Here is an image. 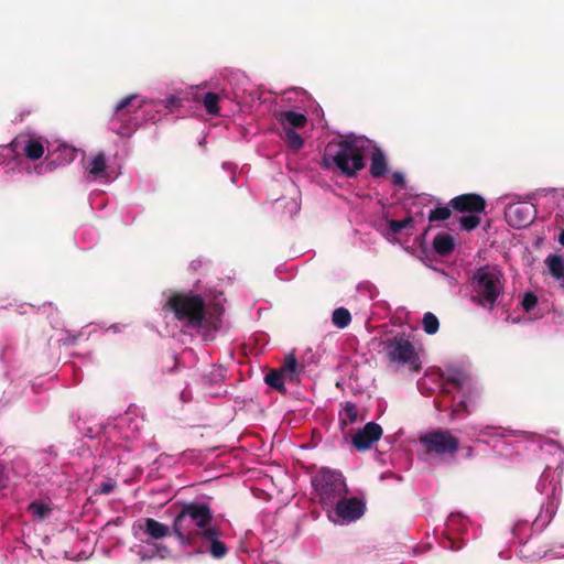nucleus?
Wrapping results in <instances>:
<instances>
[{
	"label": "nucleus",
	"instance_id": "423d86ee",
	"mask_svg": "<svg viewBox=\"0 0 564 564\" xmlns=\"http://www.w3.org/2000/svg\"><path fill=\"white\" fill-rule=\"evenodd\" d=\"M382 351L391 364L408 366L413 372L421 370V359L410 336L403 332L397 333L382 341Z\"/></svg>",
	"mask_w": 564,
	"mask_h": 564
},
{
	"label": "nucleus",
	"instance_id": "39448f33",
	"mask_svg": "<svg viewBox=\"0 0 564 564\" xmlns=\"http://www.w3.org/2000/svg\"><path fill=\"white\" fill-rule=\"evenodd\" d=\"M315 495L323 509L332 518L330 509L347 494V485L340 471L323 467L311 479Z\"/></svg>",
	"mask_w": 564,
	"mask_h": 564
},
{
	"label": "nucleus",
	"instance_id": "ea45409f",
	"mask_svg": "<svg viewBox=\"0 0 564 564\" xmlns=\"http://www.w3.org/2000/svg\"><path fill=\"white\" fill-rule=\"evenodd\" d=\"M154 556L153 555H142L141 558L144 561V560H151L152 557Z\"/></svg>",
	"mask_w": 564,
	"mask_h": 564
},
{
	"label": "nucleus",
	"instance_id": "473e14b6",
	"mask_svg": "<svg viewBox=\"0 0 564 564\" xmlns=\"http://www.w3.org/2000/svg\"><path fill=\"white\" fill-rule=\"evenodd\" d=\"M182 105V101L176 96H170L164 100V106L170 111H174L176 108H178Z\"/></svg>",
	"mask_w": 564,
	"mask_h": 564
},
{
	"label": "nucleus",
	"instance_id": "f03ea898",
	"mask_svg": "<svg viewBox=\"0 0 564 564\" xmlns=\"http://www.w3.org/2000/svg\"><path fill=\"white\" fill-rule=\"evenodd\" d=\"M371 152L370 175L381 177L388 172V162L382 150L373 141L364 137L350 134L339 141H330L322 159L326 169H337L343 175L354 177L365 167L364 158Z\"/></svg>",
	"mask_w": 564,
	"mask_h": 564
},
{
	"label": "nucleus",
	"instance_id": "20e7f679",
	"mask_svg": "<svg viewBox=\"0 0 564 564\" xmlns=\"http://www.w3.org/2000/svg\"><path fill=\"white\" fill-rule=\"evenodd\" d=\"M166 305L175 318L186 323L187 327L200 329L208 326L207 308L200 295L175 293L169 297Z\"/></svg>",
	"mask_w": 564,
	"mask_h": 564
},
{
	"label": "nucleus",
	"instance_id": "1a4fd4ad",
	"mask_svg": "<svg viewBox=\"0 0 564 564\" xmlns=\"http://www.w3.org/2000/svg\"><path fill=\"white\" fill-rule=\"evenodd\" d=\"M535 214L534 205L527 203L510 204L505 212L508 224L517 229L525 228L531 225Z\"/></svg>",
	"mask_w": 564,
	"mask_h": 564
},
{
	"label": "nucleus",
	"instance_id": "e433bc0d",
	"mask_svg": "<svg viewBox=\"0 0 564 564\" xmlns=\"http://www.w3.org/2000/svg\"><path fill=\"white\" fill-rule=\"evenodd\" d=\"M443 546L446 547V549H449L452 551H457V550L462 549V545L460 544H455L452 539H446L443 542Z\"/></svg>",
	"mask_w": 564,
	"mask_h": 564
},
{
	"label": "nucleus",
	"instance_id": "b1692460",
	"mask_svg": "<svg viewBox=\"0 0 564 564\" xmlns=\"http://www.w3.org/2000/svg\"><path fill=\"white\" fill-rule=\"evenodd\" d=\"M422 324L424 332L429 335L437 333L440 327L438 318L431 312L424 314Z\"/></svg>",
	"mask_w": 564,
	"mask_h": 564
},
{
	"label": "nucleus",
	"instance_id": "7c9ffc66",
	"mask_svg": "<svg viewBox=\"0 0 564 564\" xmlns=\"http://www.w3.org/2000/svg\"><path fill=\"white\" fill-rule=\"evenodd\" d=\"M538 304V297L534 293L528 292L524 294L521 305L525 312L532 311Z\"/></svg>",
	"mask_w": 564,
	"mask_h": 564
},
{
	"label": "nucleus",
	"instance_id": "f704fd0d",
	"mask_svg": "<svg viewBox=\"0 0 564 564\" xmlns=\"http://www.w3.org/2000/svg\"><path fill=\"white\" fill-rule=\"evenodd\" d=\"M116 484L113 481H105L99 486V492L104 495H108L113 491Z\"/></svg>",
	"mask_w": 564,
	"mask_h": 564
},
{
	"label": "nucleus",
	"instance_id": "c9c22d12",
	"mask_svg": "<svg viewBox=\"0 0 564 564\" xmlns=\"http://www.w3.org/2000/svg\"><path fill=\"white\" fill-rule=\"evenodd\" d=\"M392 184L397 186H403L405 183L404 175L401 172H394L391 176Z\"/></svg>",
	"mask_w": 564,
	"mask_h": 564
},
{
	"label": "nucleus",
	"instance_id": "cd10ccee",
	"mask_svg": "<svg viewBox=\"0 0 564 564\" xmlns=\"http://www.w3.org/2000/svg\"><path fill=\"white\" fill-rule=\"evenodd\" d=\"M460 226L464 230L470 231L480 225V217L477 214H469L459 218Z\"/></svg>",
	"mask_w": 564,
	"mask_h": 564
},
{
	"label": "nucleus",
	"instance_id": "72a5a7b5",
	"mask_svg": "<svg viewBox=\"0 0 564 564\" xmlns=\"http://www.w3.org/2000/svg\"><path fill=\"white\" fill-rule=\"evenodd\" d=\"M154 555L167 558L171 555V549L164 544H154Z\"/></svg>",
	"mask_w": 564,
	"mask_h": 564
},
{
	"label": "nucleus",
	"instance_id": "4c0bfd02",
	"mask_svg": "<svg viewBox=\"0 0 564 564\" xmlns=\"http://www.w3.org/2000/svg\"><path fill=\"white\" fill-rule=\"evenodd\" d=\"M475 456L474 448L471 446H466L463 448V457L465 459H471Z\"/></svg>",
	"mask_w": 564,
	"mask_h": 564
},
{
	"label": "nucleus",
	"instance_id": "2eb2a0df",
	"mask_svg": "<svg viewBox=\"0 0 564 564\" xmlns=\"http://www.w3.org/2000/svg\"><path fill=\"white\" fill-rule=\"evenodd\" d=\"M111 130L121 137H131L138 129V122L135 119L131 117H127V115H121V119H116L113 121V117L111 118Z\"/></svg>",
	"mask_w": 564,
	"mask_h": 564
},
{
	"label": "nucleus",
	"instance_id": "a211bd4d",
	"mask_svg": "<svg viewBox=\"0 0 564 564\" xmlns=\"http://www.w3.org/2000/svg\"><path fill=\"white\" fill-rule=\"evenodd\" d=\"M264 382L280 393H286V388L284 386L285 381L283 379L282 371H280L279 368L271 369L268 373H265Z\"/></svg>",
	"mask_w": 564,
	"mask_h": 564
},
{
	"label": "nucleus",
	"instance_id": "6ab92c4d",
	"mask_svg": "<svg viewBox=\"0 0 564 564\" xmlns=\"http://www.w3.org/2000/svg\"><path fill=\"white\" fill-rule=\"evenodd\" d=\"M361 420L358 414L357 405L352 402H346L343 406V413L340 414L339 424L345 427L349 424H354Z\"/></svg>",
	"mask_w": 564,
	"mask_h": 564
},
{
	"label": "nucleus",
	"instance_id": "9d476101",
	"mask_svg": "<svg viewBox=\"0 0 564 564\" xmlns=\"http://www.w3.org/2000/svg\"><path fill=\"white\" fill-rule=\"evenodd\" d=\"M383 430L376 422H368L362 429L356 431L351 438V444L359 452H365L378 442L382 436Z\"/></svg>",
	"mask_w": 564,
	"mask_h": 564
},
{
	"label": "nucleus",
	"instance_id": "f257e3e1",
	"mask_svg": "<svg viewBox=\"0 0 564 564\" xmlns=\"http://www.w3.org/2000/svg\"><path fill=\"white\" fill-rule=\"evenodd\" d=\"M173 533L181 545L196 547L216 560L228 553L221 541L223 531L215 523L210 506L204 502H184L174 518Z\"/></svg>",
	"mask_w": 564,
	"mask_h": 564
},
{
	"label": "nucleus",
	"instance_id": "aec40b11",
	"mask_svg": "<svg viewBox=\"0 0 564 564\" xmlns=\"http://www.w3.org/2000/svg\"><path fill=\"white\" fill-rule=\"evenodd\" d=\"M107 159L102 152L97 153L90 161L89 174L95 177L102 176L106 172Z\"/></svg>",
	"mask_w": 564,
	"mask_h": 564
},
{
	"label": "nucleus",
	"instance_id": "4be33fe9",
	"mask_svg": "<svg viewBox=\"0 0 564 564\" xmlns=\"http://www.w3.org/2000/svg\"><path fill=\"white\" fill-rule=\"evenodd\" d=\"M332 322L336 327L345 328L350 324L351 315L347 308L338 307L333 312Z\"/></svg>",
	"mask_w": 564,
	"mask_h": 564
},
{
	"label": "nucleus",
	"instance_id": "c85d7f7f",
	"mask_svg": "<svg viewBox=\"0 0 564 564\" xmlns=\"http://www.w3.org/2000/svg\"><path fill=\"white\" fill-rule=\"evenodd\" d=\"M280 368H283V370L286 371H296L300 373H302L304 370V367L299 364L297 359L293 354H289L285 356L284 361Z\"/></svg>",
	"mask_w": 564,
	"mask_h": 564
},
{
	"label": "nucleus",
	"instance_id": "ddd939ff",
	"mask_svg": "<svg viewBox=\"0 0 564 564\" xmlns=\"http://www.w3.org/2000/svg\"><path fill=\"white\" fill-rule=\"evenodd\" d=\"M139 528L154 540H161L170 535V528L152 518L144 519L143 523L139 524Z\"/></svg>",
	"mask_w": 564,
	"mask_h": 564
},
{
	"label": "nucleus",
	"instance_id": "6e6552de",
	"mask_svg": "<svg viewBox=\"0 0 564 564\" xmlns=\"http://www.w3.org/2000/svg\"><path fill=\"white\" fill-rule=\"evenodd\" d=\"M338 518L341 523H350L360 519L366 512V503L357 498H346L345 495L341 496L330 512Z\"/></svg>",
	"mask_w": 564,
	"mask_h": 564
},
{
	"label": "nucleus",
	"instance_id": "412c9836",
	"mask_svg": "<svg viewBox=\"0 0 564 564\" xmlns=\"http://www.w3.org/2000/svg\"><path fill=\"white\" fill-rule=\"evenodd\" d=\"M284 140L288 147L294 151L303 148V138L292 128H284Z\"/></svg>",
	"mask_w": 564,
	"mask_h": 564
},
{
	"label": "nucleus",
	"instance_id": "7ed1b4c3",
	"mask_svg": "<svg viewBox=\"0 0 564 564\" xmlns=\"http://www.w3.org/2000/svg\"><path fill=\"white\" fill-rule=\"evenodd\" d=\"M475 295L473 301L479 306L492 311L505 291L503 273L497 267H480L471 279Z\"/></svg>",
	"mask_w": 564,
	"mask_h": 564
},
{
	"label": "nucleus",
	"instance_id": "f3484780",
	"mask_svg": "<svg viewBox=\"0 0 564 564\" xmlns=\"http://www.w3.org/2000/svg\"><path fill=\"white\" fill-rule=\"evenodd\" d=\"M433 248L440 256H448L455 248V241L452 236L447 234H438L433 239Z\"/></svg>",
	"mask_w": 564,
	"mask_h": 564
},
{
	"label": "nucleus",
	"instance_id": "58836bf2",
	"mask_svg": "<svg viewBox=\"0 0 564 564\" xmlns=\"http://www.w3.org/2000/svg\"><path fill=\"white\" fill-rule=\"evenodd\" d=\"M558 242L564 246V229L561 231L560 236H558Z\"/></svg>",
	"mask_w": 564,
	"mask_h": 564
},
{
	"label": "nucleus",
	"instance_id": "dca6fc26",
	"mask_svg": "<svg viewBox=\"0 0 564 564\" xmlns=\"http://www.w3.org/2000/svg\"><path fill=\"white\" fill-rule=\"evenodd\" d=\"M279 120L284 128H292V129L303 128L307 122V118L305 115L293 111V110H286V111L280 112Z\"/></svg>",
	"mask_w": 564,
	"mask_h": 564
},
{
	"label": "nucleus",
	"instance_id": "f8f14e48",
	"mask_svg": "<svg viewBox=\"0 0 564 564\" xmlns=\"http://www.w3.org/2000/svg\"><path fill=\"white\" fill-rule=\"evenodd\" d=\"M12 152L19 153L21 150L24 155L32 161L41 159L44 154V145L39 139L18 137L8 145Z\"/></svg>",
	"mask_w": 564,
	"mask_h": 564
},
{
	"label": "nucleus",
	"instance_id": "2f4dec72",
	"mask_svg": "<svg viewBox=\"0 0 564 564\" xmlns=\"http://www.w3.org/2000/svg\"><path fill=\"white\" fill-rule=\"evenodd\" d=\"M279 369H280V371H282L283 379H284L285 382H291V383H299L300 382V376H301L300 372L286 371V370H283V368H279Z\"/></svg>",
	"mask_w": 564,
	"mask_h": 564
},
{
	"label": "nucleus",
	"instance_id": "0eeeda50",
	"mask_svg": "<svg viewBox=\"0 0 564 564\" xmlns=\"http://www.w3.org/2000/svg\"><path fill=\"white\" fill-rule=\"evenodd\" d=\"M420 444L427 455L454 457L459 449V440L447 429H435L420 436Z\"/></svg>",
	"mask_w": 564,
	"mask_h": 564
},
{
	"label": "nucleus",
	"instance_id": "bb28decb",
	"mask_svg": "<svg viewBox=\"0 0 564 564\" xmlns=\"http://www.w3.org/2000/svg\"><path fill=\"white\" fill-rule=\"evenodd\" d=\"M412 225V217H406L401 220L391 219L388 221L389 231L392 234H400L403 229L410 228Z\"/></svg>",
	"mask_w": 564,
	"mask_h": 564
},
{
	"label": "nucleus",
	"instance_id": "c756f323",
	"mask_svg": "<svg viewBox=\"0 0 564 564\" xmlns=\"http://www.w3.org/2000/svg\"><path fill=\"white\" fill-rule=\"evenodd\" d=\"M30 511L39 519H44L51 511L48 507L39 501H33L29 506Z\"/></svg>",
	"mask_w": 564,
	"mask_h": 564
},
{
	"label": "nucleus",
	"instance_id": "5701e85b",
	"mask_svg": "<svg viewBox=\"0 0 564 564\" xmlns=\"http://www.w3.org/2000/svg\"><path fill=\"white\" fill-rule=\"evenodd\" d=\"M202 102L209 115L216 116L219 113V96L215 93H206L203 96Z\"/></svg>",
	"mask_w": 564,
	"mask_h": 564
},
{
	"label": "nucleus",
	"instance_id": "4468645a",
	"mask_svg": "<svg viewBox=\"0 0 564 564\" xmlns=\"http://www.w3.org/2000/svg\"><path fill=\"white\" fill-rule=\"evenodd\" d=\"M544 263L552 278L560 281L561 288L564 289V258L557 253L549 254Z\"/></svg>",
	"mask_w": 564,
	"mask_h": 564
},
{
	"label": "nucleus",
	"instance_id": "9b49d317",
	"mask_svg": "<svg viewBox=\"0 0 564 564\" xmlns=\"http://www.w3.org/2000/svg\"><path fill=\"white\" fill-rule=\"evenodd\" d=\"M449 207L457 213L480 214L485 212L486 200L479 194L468 193L452 198Z\"/></svg>",
	"mask_w": 564,
	"mask_h": 564
},
{
	"label": "nucleus",
	"instance_id": "a878e982",
	"mask_svg": "<svg viewBox=\"0 0 564 564\" xmlns=\"http://www.w3.org/2000/svg\"><path fill=\"white\" fill-rule=\"evenodd\" d=\"M452 215V210L448 206H437L432 209L429 214L430 223L447 220Z\"/></svg>",
	"mask_w": 564,
	"mask_h": 564
},
{
	"label": "nucleus",
	"instance_id": "393cba45",
	"mask_svg": "<svg viewBox=\"0 0 564 564\" xmlns=\"http://www.w3.org/2000/svg\"><path fill=\"white\" fill-rule=\"evenodd\" d=\"M135 95L126 96L117 104L113 112V121L116 119H121V115H128L130 112L129 107L131 106V102L135 99Z\"/></svg>",
	"mask_w": 564,
	"mask_h": 564
}]
</instances>
